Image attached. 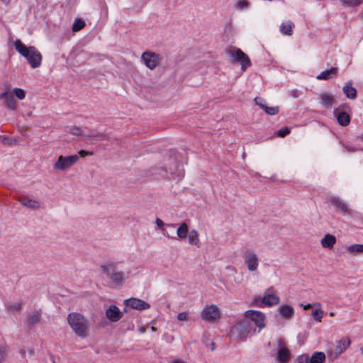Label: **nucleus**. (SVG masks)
<instances>
[{"label":"nucleus","mask_w":363,"mask_h":363,"mask_svg":"<svg viewBox=\"0 0 363 363\" xmlns=\"http://www.w3.org/2000/svg\"><path fill=\"white\" fill-rule=\"evenodd\" d=\"M14 46L16 51L26 58L32 68H37L40 66L42 55L35 47H27L20 40L15 41Z\"/></svg>","instance_id":"obj_1"},{"label":"nucleus","mask_w":363,"mask_h":363,"mask_svg":"<svg viewBox=\"0 0 363 363\" xmlns=\"http://www.w3.org/2000/svg\"><path fill=\"white\" fill-rule=\"evenodd\" d=\"M67 322L73 332L79 337L88 335L89 320L79 313H71L67 315Z\"/></svg>","instance_id":"obj_2"},{"label":"nucleus","mask_w":363,"mask_h":363,"mask_svg":"<svg viewBox=\"0 0 363 363\" xmlns=\"http://www.w3.org/2000/svg\"><path fill=\"white\" fill-rule=\"evenodd\" d=\"M255 332L254 324L248 320L239 322L234 325L230 330V336L233 338L245 340L248 335Z\"/></svg>","instance_id":"obj_3"},{"label":"nucleus","mask_w":363,"mask_h":363,"mask_svg":"<svg viewBox=\"0 0 363 363\" xmlns=\"http://www.w3.org/2000/svg\"><path fill=\"white\" fill-rule=\"evenodd\" d=\"M228 55L233 58V62H240L241 64V69L242 71H245L251 65L248 56L239 48L229 50Z\"/></svg>","instance_id":"obj_4"},{"label":"nucleus","mask_w":363,"mask_h":363,"mask_svg":"<svg viewBox=\"0 0 363 363\" xmlns=\"http://www.w3.org/2000/svg\"><path fill=\"white\" fill-rule=\"evenodd\" d=\"M79 160V156L77 155H72L69 156L60 155L57 162L54 164V169L60 171H64L67 169L70 168L74 164H75Z\"/></svg>","instance_id":"obj_5"},{"label":"nucleus","mask_w":363,"mask_h":363,"mask_svg":"<svg viewBox=\"0 0 363 363\" xmlns=\"http://www.w3.org/2000/svg\"><path fill=\"white\" fill-rule=\"evenodd\" d=\"M242 257L249 271L254 272L257 269L259 258L254 250L246 249L244 250Z\"/></svg>","instance_id":"obj_6"},{"label":"nucleus","mask_w":363,"mask_h":363,"mask_svg":"<svg viewBox=\"0 0 363 363\" xmlns=\"http://www.w3.org/2000/svg\"><path fill=\"white\" fill-rule=\"evenodd\" d=\"M162 57L153 52L145 51L141 55V60L150 69H154L162 60Z\"/></svg>","instance_id":"obj_7"},{"label":"nucleus","mask_w":363,"mask_h":363,"mask_svg":"<svg viewBox=\"0 0 363 363\" xmlns=\"http://www.w3.org/2000/svg\"><path fill=\"white\" fill-rule=\"evenodd\" d=\"M277 351L276 359L279 363H286L288 362L290 352L286 347V345L284 340L279 339L277 341Z\"/></svg>","instance_id":"obj_8"},{"label":"nucleus","mask_w":363,"mask_h":363,"mask_svg":"<svg viewBox=\"0 0 363 363\" xmlns=\"http://www.w3.org/2000/svg\"><path fill=\"white\" fill-rule=\"evenodd\" d=\"M169 161L170 164L173 165L169 167V179L172 180H180L184 175L182 167L178 163L175 157H169Z\"/></svg>","instance_id":"obj_9"},{"label":"nucleus","mask_w":363,"mask_h":363,"mask_svg":"<svg viewBox=\"0 0 363 363\" xmlns=\"http://www.w3.org/2000/svg\"><path fill=\"white\" fill-rule=\"evenodd\" d=\"M245 317L249 318L259 328V331L265 327V315L263 313L249 310L245 312Z\"/></svg>","instance_id":"obj_10"},{"label":"nucleus","mask_w":363,"mask_h":363,"mask_svg":"<svg viewBox=\"0 0 363 363\" xmlns=\"http://www.w3.org/2000/svg\"><path fill=\"white\" fill-rule=\"evenodd\" d=\"M220 312L218 308L215 305L206 306L202 311L201 317L203 320L207 321H213L218 318Z\"/></svg>","instance_id":"obj_11"},{"label":"nucleus","mask_w":363,"mask_h":363,"mask_svg":"<svg viewBox=\"0 0 363 363\" xmlns=\"http://www.w3.org/2000/svg\"><path fill=\"white\" fill-rule=\"evenodd\" d=\"M105 315L106 318L112 323L119 321L123 316V313L120 311L119 308L114 304L109 306L106 309Z\"/></svg>","instance_id":"obj_12"},{"label":"nucleus","mask_w":363,"mask_h":363,"mask_svg":"<svg viewBox=\"0 0 363 363\" xmlns=\"http://www.w3.org/2000/svg\"><path fill=\"white\" fill-rule=\"evenodd\" d=\"M124 303L126 306L138 311H143L150 308V305L148 303L136 298H130L129 299H126L125 300Z\"/></svg>","instance_id":"obj_13"},{"label":"nucleus","mask_w":363,"mask_h":363,"mask_svg":"<svg viewBox=\"0 0 363 363\" xmlns=\"http://www.w3.org/2000/svg\"><path fill=\"white\" fill-rule=\"evenodd\" d=\"M118 264V262H106L100 265V269L108 279L112 274L118 272L117 270Z\"/></svg>","instance_id":"obj_14"},{"label":"nucleus","mask_w":363,"mask_h":363,"mask_svg":"<svg viewBox=\"0 0 363 363\" xmlns=\"http://www.w3.org/2000/svg\"><path fill=\"white\" fill-rule=\"evenodd\" d=\"M0 99L4 100V104L8 109L14 111L16 108V103L12 93L4 91L0 94Z\"/></svg>","instance_id":"obj_15"},{"label":"nucleus","mask_w":363,"mask_h":363,"mask_svg":"<svg viewBox=\"0 0 363 363\" xmlns=\"http://www.w3.org/2000/svg\"><path fill=\"white\" fill-rule=\"evenodd\" d=\"M109 283L113 284L116 288L121 287L125 281V274L123 272L118 271L117 273H114L112 276L108 279Z\"/></svg>","instance_id":"obj_16"},{"label":"nucleus","mask_w":363,"mask_h":363,"mask_svg":"<svg viewBox=\"0 0 363 363\" xmlns=\"http://www.w3.org/2000/svg\"><path fill=\"white\" fill-rule=\"evenodd\" d=\"M330 202L332 205L335 206L337 208V210L341 213L344 214L349 213L350 210L347 205L340 198L333 196L330 199Z\"/></svg>","instance_id":"obj_17"},{"label":"nucleus","mask_w":363,"mask_h":363,"mask_svg":"<svg viewBox=\"0 0 363 363\" xmlns=\"http://www.w3.org/2000/svg\"><path fill=\"white\" fill-rule=\"evenodd\" d=\"M18 201L24 206L33 210L38 209L40 207L39 201L31 199L27 196H21L18 198Z\"/></svg>","instance_id":"obj_18"},{"label":"nucleus","mask_w":363,"mask_h":363,"mask_svg":"<svg viewBox=\"0 0 363 363\" xmlns=\"http://www.w3.org/2000/svg\"><path fill=\"white\" fill-rule=\"evenodd\" d=\"M334 114L336 116L337 123L342 126H347L350 123V116L345 111L337 112V109H335Z\"/></svg>","instance_id":"obj_19"},{"label":"nucleus","mask_w":363,"mask_h":363,"mask_svg":"<svg viewBox=\"0 0 363 363\" xmlns=\"http://www.w3.org/2000/svg\"><path fill=\"white\" fill-rule=\"evenodd\" d=\"M338 68L337 67H333L330 69H325L320 72L316 79L318 80H328L334 77L337 76Z\"/></svg>","instance_id":"obj_20"},{"label":"nucleus","mask_w":363,"mask_h":363,"mask_svg":"<svg viewBox=\"0 0 363 363\" xmlns=\"http://www.w3.org/2000/svg\"><path fill=\"white\" fill-rule=\"evenodd\" d=\"M281 316L285 319H290L294 314V309L289 305H281L278 308Z\"/></svg>","instance_id":"obj_21"},{"label":"nucleus","mask_w":363,"mask_h":363,"mask_svg":"<svg viewBox=\"0 0 363 363\" xmlns=\"http://www.w3.org/2000/svg\"><path fill=\"white\" fill-rule=\"evenodd\" d=\"M352 82H348L342 88L344 94L350 99H354L357 97V90L352 86Z\"/></svg>","instance_id":"obj_22"},{"label":"nucleus","mask_w":363,"mask_h":363,"mask_svg":"<svg viewBox=\"0 0 363 363\" xmlns=\"http://www.w3.org/2000/svg\"><path fill=\"white\" fill-rule=\"evenodd\" d=\"M280 301V299L279 296L274 295V294H266L262 298V303L267 306H272L277 305Z\"/></svg>","instance_id":"obj_23"},{"label":"nucleus","mask_w":363,"mask_h":363,"mask_svg":"<svg viewBox=\"0 0 363 363\" xmlns=\"http://www.w3.org/2000/svg\"><path fill=\"white\" fill-rule=\"evenodd\" d=\"M350 340L349 337L342 338L335 346V352L336 354H340L350 345Z\"/></svg>","instance_id":"obj_24"},{"label":"nucleus","mask_w":363,"mask_h":363,"mask_svg":"<svg viewBox=\"0 0 363 363\" xmlns=\"http://www.w3.org/2000/svg\"><path fill=\"white\" fill-rule=\"evenodd\" d=\"M336 242L335 237L330 235L327 234L324 236V238L321 240V245L323 247L332 249Z\"/></svg>","instance_id":"obj_25"},{"label":"nucleus","mask_w":363,"mask_h":363,"mask_svg":"<svg viewBox=\"0 0 363 363\" xmlns=\"http://www.w3.org/2000/svg\"><path fill=\"white\" fill-rule=\"evenodd\" d=\"M320 99L321 104L325 107H330L335 103V99L328 93L320 94Z\"/></svg>","instance_id":"obj_26"},{"label":"nucleus","mask_w":363,"mask_h":363,"mask_svg":"<svg viewBox=\"0 0 363 363\" xmlns=\"http://www.w3.org/2000/svg\"><path fill=\"white\" fill-rule=\"evenodd\" d=\"M84 137L89 139H95L96 141L110 140L111 137L108 133H96L94 134L84 135Z\"/></svg>","instance_id":"obj_27"},{"label":"nucleus","mask_w":363,"mask_h":363,"mask_svg":"<svg viewBox=\"0 0 363 363\" xmlns=\"http://www.w3.org/2000/svg\"><path fill=\"white\" fill-rule=\"evenodd\" d=\"M325 360V354L323 352H315L311 357H309V363H323Z\"/></svg>","instance_id":"obj_28"},{"label":"nucleus","mask_w":363,"mask_h":363,"mask_svg":"<svg viewBox=\"0 0 363 363\" xmlns=\"http://www.w3.org/2000/svg\"><path fill=\"white\" fill-rule=\"evenodd\" d=\"M189 233V227L186 223H182L177 230V235L181 240L186 239Z\"/></svg>","instance_id":"obj_29"},{"label":"nucleus","mask_w":363,"mask_h":363,"mask_svg":"<svg viewBox=\"0 0 363 363\" xmlns=\"http://www.w3.org/2000/svg\"><path fill=\"white\" fill-rule=\"evenodd\" d=\"M292 26H294V23L291 21L282 23L280 26V31L284 35L291 36L293 33Z\"/></svg>","instance_id":"obj_30"},{"label":"nucleus","mask_w":363,"mask_h":363,"mask_svg":"<svg viewBox=\"0 0 363 363\" xmlns=\"http://www.w3.org/2000/svg\"><path fill=\"white\" fill-rule=\"evenodd\" d=\"M41 314L38 311H33L29 314L28 317V322L30 325L33 326L38 324L40 320Z\"/></svg>","instance_id":"obj_31"},{"label":"nucleus","mask_w":363,"mask_h":363,"mask_svg":"<svg viewBox=\"0 0 363 363\" xmlns=\"http://www.w3.org/2000/svg\"><path fill=\"white\" fill-rule=\"evenodd\" d=\"M313 306L318 307V308H317L313 311L312 316L315 321L320 322L323 317V314H324L323 311L321 310V308H320L321 305L319 303H316Z\"/></svg>","instance_id":"obj_32"},{"label":"nucleus","mask_w":363,"mask_h":363,"mask_svg":"<svg viewBox=\"0 0 363 363\" xmlns=\"http://www.w3.org/2000/svg\"><path fill=\"white\" fill-rule=\"evenodd\" d=\"M189 242L191 245L199 247V233L196 230H191L189 235Z\"/></svg>","instance_id":"obj_33"},{"label":"nucleus","mask_w":363,"mask_h":363,"mask_svg":"<svg viewBox=\"0 0 363 363\" xmlns=\"http://www.w3.org/2000/svg\"><path fill=\"white\" fill-rule=\"evenodd\" d=\"M250 6V2L247 0H238L235 5V8L239 11L247 9Z\"/></svg>","instance_id":"obj_34"},{"label":"nucleus","mask_w":363,"mask_h":363,"mask_svg":"<svg viewBox=\"0 0 363 363\" xmlns=\"http://www.w3.org/2000/svg\"><path fill=\"white\" fill-rule=\"evenodd\" d=\"M347 250L351 253H363V244H353Z\"/></svg>","instance_id":"obj_35"},{"label":"nucleus","mask_w":363,"mask_h":363,"mask_svg":"<svg viewBox=\"0 0 363 363\" xmlns=\"http://www.w3.org/2000/svg\"><path fill=\"white\" fill-rule=\"evenodd\" d=\"M85 26V22L81 18H77L75 20L72 25V30L74 32H77L82 30Z\"/></svg>","instance_id":"obj_36"},{"label":"nucleus","mask_w":363,"mask_h":363,"mask_svg":"<svg viewBox=\"0 0 363 363\" xmlns=\"http://www.w3.org/2000/svg\"><path fill=\"white\" fill-rule=\"evenodd\" d=\"M69 132L72 135H74L76 136H80V135L84 136V135H85V134H84L82 129L80 127L76 126V125L70 127L69 129Z\"/></svg>","instance_id":"obj_37"},{"label":"nucleus","mask_w":363,"mask_h":363,"mask_svg":"<svg viewBox=\"0 0 363 363\" xmlns=\"http://www.w3.org/2000/svg\"><path fill=\"white\" fill-rule=\"evenodd\" d=\"M279 107L278 106H266L264 108V111L266 112V113L274 116L279 113Z\"/></svg>","instance_id":"obj_38"},{"label":"nucleus","mask_w":363,"mask_h":363,"mask_svg":"<svg viewBox=\"0 0 363 363\" xmlns=\"http://www.w3.org/2000/svg\"><path fill=\"white\" fill-rule=\"evenodd\" d=\"M13 93L20 100H22L26 97V94H25L24 90H23L21 88H14L13 89Z\"/></svg>","instance_id":"obj_39"},{"label":"nucleus","mask_w":363,"mask_h":363,"mask_svg":"<svg viewBox=\"0 0 363 363\" xmlns=\"http://www.w3.org/2000/svg\"><path fill=\"white\" fill-rule=\"evenodd\" d=\"M363 0H342V2L343 4L347 5L348 6H355L362 4Z\"/></svg>","instance_id":"obj_40"},{"label":"nucleus","mask_w":363,"mask_h":363,"mask_svg":"<svg viewBox=\"0 0 363 363\" xmlns=\"http://www.w3.org/2000/svg\"><path fill=\"white\" fill-rule=\"evenodd\" d=\"M155 171H157V174H158L161 177H168V171L166 168L163 167H156Z\"/></svg>","instance_id":"obj_41"},{"label":"nucleus","mask_w":363,"mask_h":363,"mask_svg":"<svg viewBox=\"0 0 363 363\" xmlns=\"http://www.w3.org/2000/svg\"><path fill=\"white\" fill-rule=\"evenodd\" d=\"M21 303H11L7 306L8 310L11 312L18 311L21 309Z\"/></svg>","instance_id":"obj_42"},{"label":"nucleus","mask_w":363,"mask_h":363,"mask_svg":"<svg viewBox=\"0 0 363 363\" xmlns=\"http://www.w3.org/2000/svg\"><path fill=\"white\" fill-rule=\"evenodd\" d=\"M290 133V130L287 127H284L277 131V135L279 137H285Z\"/></svg>","instance_id":"obj_43"},{"label":"nucleus","mask_w":363,"mask_h":363,"mask_svg":"<svg viewBox=\"0 0 363 363\" xmlns=\"http://www.w3.org/2000/svg\"><path fill=\"white\" fill-rule=\"evenodd\" d=\"M7 354L4 347L0 346V363H4Z\"/></svg>","instance_id":"obj_44"},{"label":"nucleus","mask_w":363,"mask_h":363,"mask_svg":"<svg viewBox=\"0 0 363 363\" xmlns=\"http://www.w3.org/2000/svg\"><path fill=\"white\" fill-rule=\"evenodd\" d=\"M296 363H309L308 354H302L299 356Z\"/></svg>","instance_id":"obj_45"},{"label":"nucleus","mask_w":363,"mask_h":363,"mask_svg":"<svg viewBox=\"0 0 363 363\" xmlns=\"http://www.w3.org/2000/svg\"><path fill=\"white\" fill-rule=\"evenodd\" d=\"M255 101L256 104H257V106H259L262 109H263V110H264V107L267 106V105H265V104L264 103V99H262V98L256 97V98L255 99Z\"/></svg>","instance_id":"obj_46"},{"label":"nucleus","mask_w":363,"mask_h":363,"mask_svg":"<svg viewBox=\"0 0 363 363\" xmlns=\"http://www.w3.org/2000/svg\"><path fill=\"white\" fill-rule=\"evenodd\" d=\"M189 318V313L187 312H182L178 314L177 319L180 321L186 320Z\"/></svg>","instance_id":"obj_47"},{"label":"nucleus","mask_w":363,"mask_h":363,"mask_svg":"<svg viewBox=\"0 0 363 363\" xmlns=\"http://www.w3.org/2000/svg\"><path fill=\"white\" fill-rule=\"evenodd\" d=\"M342 146L344 147V149L346 150V151H348V152H356L357 150V148L352 147V146H350V145H347L345 143H342Z\"/></svg>","instance_id":"obj_48"},{"label":"nucleus","mask_w":363,"mask_h":363,"mask_svg":"<svg viewBox=\"0 0 363 363\" xmlns=\"http://www.w3.org/2000/svg\"><path fill=\"white\" fill-rule=\"evenodd\" d=\"M4 143L11 145L16 143V140L15 138H4Z\"/></svg>","instance_id":"obj_49"},{"label":"nucleus","mask_w":363,"mask_h":363,"mask_svg":"<svg viewBox=\"0 0 363 363\" xmlns=\"http://www.w3.org/2000/svg\"><path fill=\"white\" fill-rule=\"evenodd\" d=\"M79 155H80V157H84L85 156L92 155L93 152L82 150L79 152Z\"/></svg>","instance_id":"obj_50"},{"label":"nucleus","mask_w":363,"mask_h":363,"mask_svg":"<svg viewBox=\"0 0 363 363\" xmlns=\"http://www.w3.org/2000/svg\"><path fill=\"white\" fill-rule=\"evenodd\" d=\"M155 223L160 228H162L164 226V222L160 218H156Z\"/></svg>","instance_id":"obj_51"},{"label":"nucleus","mask_w":363,"mask_h":363,"mask_svg":"<svg viewBox=\"0 0 363 363\" xmlns=\"http://www.w3.org/2000/svg\"><path fill=\"white\" fill-rule=\"evenodd\" d=\"M301 306L303 307V308L304 310H308V309H309V308H311L312 307V305L310 304V303H308L306 305L301 304Z\"/></svg>","instance_id":"obj_52"},{"label":"nucleus","mask_w":363,"mask_h":363,"mask_svg":"<svg viewBox=\"0 0 363 363\" xmlns=\"http://www.w3.org/2000/svg\"><path fill=\"white\" fill-rule=\"evenodd\" d=\"M162 230L163 234H164V235H166V236H167V237H169V234L167 233V231L166 230V229L162 228Z\"/></svg>","instance_id":"obj_53"},{"label":"nucleus","mask_w":363,"mask_h":363,"mask_svg":"<svg viewBox=\"0 0 363 363\" xmlns=\"http://www.w3.org/2000/svg\"><path fill=\"white\" fill-rule=\"evenodd\" d=\"M11 0H1V1L6 4V5H8L9 4Z\"/></svg>","instance_id":"obj_54"},{"label":"nucleus","mask_w":363,"mask_h":363,"mask_svg":"<svg viewBox=\"0 0 363 363\" xmlns=\"http://www.w3.org/2000/svg\"><path fill=\"white\" fill-rule=\"evenodd\" d=\"M211 350H215V343L213 342H212L211 343Z\"/></svg>","instance_id":"obj_55"},{"label":"nucleus","mask_w":363,"mask_h":363,"mask_svg":"<svg viewBox=\"0 0 363 363\" xmlns=\"http://www.w3.org/2000/svg\"><path fill=\"white\" fill-rule=\"evenodd\" d=\"M167 226L171 227V228H174L176 226V225L175 224H168Z\"/></svg>","instance_id":"obj_56"},{"label":"nucleus","mask_w":363,"mask_h":363,"mask_svg":"<svg viewBox=\"0 0 363 363\" xmlns=\"http://www.w3.org/2000/svg\"><path fill=\"white\" fill-rule=\"evenodd\" d=\"M172 363H185V362L183 361H174Z\"/></svg>","instance_id":"obj_57"},{"label":"nucleus","mask_w":363,"mask_h":363,"mask_svg":"<svg viewBox=\"0 0 363 363\" xmlns=\"http://www.w3.org/2000/svg\"><path fill=\"white\" fill-rule=\"evenodd\" d=\"M360 351H361L362 354H363V347L360 348Z\"/></svg>","instance_id":"obj_58"},{"label":"nucleus","mask_w":363,"mask_h":363,"mask_svg":"<svg viewBox=\"0 0 363 363\" xmlns=\"http://www.w3.org/2000/svg\"><path fill=\"white\" fill-rule=\"evenodd\" d=\"M330 316H333V315H334V313L331 312V313H330Z\"/></svg>","instance_id":"obj_59"},{"label":"nucleus","mask_w":363,"mask_h":363,"mask_svg":"<svg viewBox=\"0 0 363 363\" xmlns=\"http://www.w3.org/2000/svg\"><path fill=\"white\" fill-rule=\"evenodd\" d=\"M361 138H362V139L363 140V134L362 135Z\"/></svg>","instance_id":"obj_60"}]
</instances>
